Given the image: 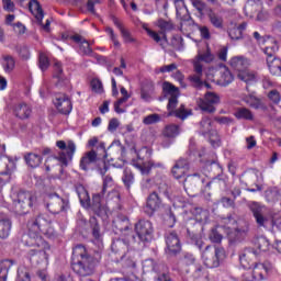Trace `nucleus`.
Here are the masks:
<instances>
[{"label":"nucleus","instance_id":"nucleus-45","mask_svg":"<svg viewBox=\"0 0 281 281\" xmlns=\"http://www.w3.org/2000/svg\"><path fill=\"white\" fill-rule=\"evenodd\" d=\"M105 33L110 37V41H112L114 47H120L122 44H120V40H117V34H115V31L111 26L105 27Z\"/></svg>","mask_w":281,"mask_h":281},{"label":"nucleus","instance_id":"nucleus-3","mask_svg":"<svg viewBox=\"0 0 281 281\" xmlns=\"http://www.w3.org/2000/svg\"><path fill=\"white\" fill-rule=\"evenodd\" d=\"M36 193L30 191H20L12 195V205L15 214H27L30 209L36 205Z\"/></svg>","mask_w":281,"mask_h":281},{"label":"nucleus","instance_id":"nucleus-1","mask_svg":"<svg viewBox=\"0 0 281 281\" xmlns=\"http://www.w3.org/2000/svg\"><path fill=\"white\" fill-rule=\"evenodd\" d=\"M27 247H34L35 251L32 256L35 258H40L41 262H45L47 265V260H49V251L50 247L47 241L43 239L41 234L46 236L47 238H56V228L54 227V223L52 222V217L47 214H40L33 217L27 223Z\"/></svg>","mask_w":281,"mask_h":281},{"label":"nucleus","instance_id":"nucleus-39","mask_svg":"<svg viewBox=\"0 0 281 281\" xmlns=\"http://www.w3.org/2000/svg\"><path fill=\"white\" fill-rule=\"evenodd\" d=\"M209 21L213 25V27H216L217 30H223V16L218 13H215L214 11H210L209 14Z\"/></svg>","mask_w":281,"mask_h":281},{"label":"nucleus","instance_id":"nucleus-26","mask_svg":"<svg viewBox=\"0 0 281 281\" xmlns=\"http://www.w3.org/2000/svg\"><path fill=\"white\" fill-rule=\"evenodd\" d=\"M120 89H121V94L123 97L119 99L116 102H114V111L115 113L122 114V113H126V109H122L121 105L128 102L131 94L128 93V90L124 88V86H121Z\"/></svg>","mask_w":281,"mask_h":281},{"label":"nucleus","instance_id":"nucleus-44","mask_svg":"<svg viewBox=\"0 0 281 281\" xmlns=\"http://www.w3.org/2000/svg\"><path fill=\"white\" fill-rule=\"evenodd\" d=\"M158 122H161V116L157 113L149 114L143 119L145 126H150V124H157Z\"/></svg>","mask_w":281,"mask_h":281},{"label":"nucleus","instance_id":"nucleus-36","mask_svg":"<svg viewBox=\"0 0 281 281\" xmlns=\"http://www.w3.org/2000/svg\"><path fill=\"white\" fill-rule=\"evenodd\" d=\"M237 120H246L248 122H254V112L247 108H238L234 113Z\"/></svg>","mask_w":281,"mask_h":281},{"label":"nucleus","instance_id":"nucleus-34","mask_svg":"<svg viewBox=\"0 0 281 281\" xmlns=\"http://www.w3.org/2000/svg\"><path fill=\"white\" fill-rule=\"evenodd\" d=\"M1 65L5 74H12L14 71V67H16V60H14V57L11 55H3Z\"/></svg>","mask_w":281,"mask_h":281},{"label":"nucleus","instance_id":"nucleus-25","mask_svg":"<svg viewBox=\"0 0 281 281\" xmlns=\"http://www.w3.org/2000/svg\"><path fill=\"white\" fill-rule=\"evenodd\" d=\"M243 102H245V104H247L248 106H250V109H265V103H262V100L258 97H256V94L251 93V94H244L241 97Z\"/></svg>","mask_w":281,"mask_h":281},{"label":"nucleus","instance_id":"nucleus-32","mask_svg":"<svg viewBox=\"0 0 281 281\" xmlns=\"http://www.w3.org/2000/svg\"><path fill=\"white\" fill-rule=\"evenodd\" d=\"M267 65L272 76H281V59L278 57L267 58Z\"/></svg>","mask_w":281,"mask_h":281},{"label":"nucleus","instance_id":"nucleus-54","mask_svg":"<svg viewBox=\"0 0 281 281\" xmlns=\"http://www.w3.org/2000/svg\"><path fill=\"white\" fill-rule=\"evenodd\" d=\"M175 5H176V11L178 16H181L183 12H188V9L186 8L183 0H176Z\"/></svg>","mask_w":281,"mask_h":281},{"label":"nucleus","instance_id":"nucleus-15","mask_svg":"<svg viewBox=\"0 0 281 281\" xmlns=\"http://www.w3.org/2000/svg\"><path fill=\"white\" fill-rule=\"evenodd\" d=\"M193 71L194 75L188 77L189 82H191L192 87L195 89H201L203 87V65L199 63V60H193Z\"/></svg>","mask_w":281,"mask_h":281},{"label":"nucleus","instance_id":"nucleus-59","mask_svg":"<svg viewBox=\"0 0 281 281\" xmlns=\"http://www.w3.org/2000/svg\"><path fill=\"white\" fill-rule=\"evenodd\" d=\"M228 35L232 38V41H238V40L243 38L240 30L237 29L236 26L228 31Z\"/></svg>","mask_w":281,"mask_h":281},{"label":"nucleus","instance_id":"nucleus-24","mask_svg":"<svg viewBox=\"0 0 281 281\" xmlns=\"http://www.w3.org/2000/svg\"><path fill=\"white\" fill-rule=\"evenodd\" d=\"M13 113L18 120H27L32 115V108L27 103H18L13 109Z\"/></svg>","mask_w":281,"mask_h":281},{"label":"nucleus","instance_id":"nucleus-61","mask_svg":"<svg viewBox=\"0 0 281 281\" xmlns=\"http://www.w3.org/2000/svg\"><path fill=\"white\" fill-rule=\"evenodd\" d=\"M192 5H193V8H195V10H198L199 14H201V16H203V12L205 10L204 2L201 0H193Z\"/></svg>","mask_w":281,"mask_h":281},{"label":"nucleus","instance_id":"nucleus-21","mask_svg":"<svg viewBox=\"0 0 281 281\" xmlns=\"http://www.w3.org/2000/svg\"><path fill=\"white\" fill-rule=\"evenodd\" d=\"M249 65V59L245 56H235L229 59V66L235 69V71H238V74L248 69Z\"/></svg>","mask_w":281,"mask_h":281},{"label":"nucleus","instance_id":"nucleus-4","mask_svg":"<svg viewBox=\"0 0 281 281\" xmlns=\"http://www.w3.org/2000/svg\"><path fill=\"white\" fill-rule=\"evenodd\" d=\"M225 258V248L206 246L202 252V262L207 269H216L221 266V260Z\"/></svg>","mask_w":281,"mask_h":281},{"label":"nucleus","instance_id":"nucleus-28","mask_svg":"<svg viewBox=\"0 0 281 281\" xmlns=\"http://www.w3.org/2000/svg\"><path fill=\"white\" fill-rule=\"evenodd\" d=\"M181 133V126L170 123L167 124L162 130V137H167V139H175V137H179Z\"/></svg>","mask_w":281,"mask_h":281},{"label":"nucleus","instance_id":"nucleus-50","mask_svg":"<svg viewBox=\"0 0 281 281\" xmlns=\"http://www.w3.org/2000/svg\"><path fill=\"white\" fill-rule=\"evenodd\" d=\"M209 238L211 243H221V240H223V235H221L216 228H212Z\"/></svg>","mask_w":281,"mask_h":281},{"label":"nucleus","instance_id":"nucleus-48","mask_svg":"<svg viewBox=\"0 0 281 281\" xmlns=\"http://www.w3.org/2000/svg\"><path fill=\"white\" fill-rule=\"evenodd\" d=\"M91 89L94 93H104V87L102 86V81L99 79H92Z\"/></svg>","mask_w":281,"mask_h":281},{"label":"nucleus","instance_id":"nucleus-6","mask_svg":"<svg viewBox=\"0 0 281 281\" xmlns=\"http://www.w3.org/2000/svg\"><path fill=\"white\" fill-rule=\"evenodd\" d=\"M57 148L61 150L58 156H55L54 159L59 161L61 166H69V161L74 160V155H76L77 146L76 142L68 139V140H57L56 142Z\"/></svg>","mask_w":281,"mask_h":281},{"label":"nucleus","instance_id":"nucleus-37","mask_svg":"<svg viewBox=\"0 0 281 281\" xmlns=\"http://www.w3.org/2000/svg\"><path fill=\"white\" fill-rule=\"evenodd\" d=\"M237 78L239 80H241L243 82H246V85H249L251 82H256V80H258V76L250 70L245 69L241 72L237 74Z\"/></svg>","mask_w":281,"mask_h":281},{"label":"nucleus","instance_id":"nucleus-64","mask_svg":"<svg viewBox=\"0 0 281 281\" xmlns=\"http://www.w3.org/2000/svg\"><path fill=\"white\" fill-rule=\"evenodd\" d=\"M3 10L14 12V2L12 0H2Z\"/></svg>","mask_w":281,"mask_h":281},{"label":"nucleus","instance_id":"nucleus-55","mask_svg":"<svg viewBox=\"0 0 281 281\" xmlns=\"http://www.w3.org/2000/svg\"><path fill=\"white\" fill-rule=\"evenodd\" d=\"M79 201L81 203V205H85L86 207H88L89 205V193L87 192V190L81 189V192L79 193Z\"/></svg>","mask_w":281,"mask_h":281},{"label":"nucleus","instance_id":"nucleus-56","mask_svg":"<svg viewBox=\"0 0 281 281\" xmlns=\"http://www.w3.org/2000/svg\"><path fill=\"white\" fill-rule=\"evenodd\" d=\"M135 153L140 161H144V159H148V157H150V150H148L146 147L140 148L138 151L135 150Z\"/></svg>","mask_w":281,"mask_h":281},{"label":"nucleus","instance_id":"nucleus-11","mask_svg":"<svg viewBox=\"0 0 281 281\" xmlns=\"http://www.w3.org/2000/svg\"><path fill=\"white\" fill-rule=\"evenodd\" d=\"M218 102H221V97H218V94L206 92L204 99L198 101V105L204 113H214L216 111L214 104H218Z\"/></svg>","mask_w":281,"mask_h":281},{"label":"nucleus","instance_id":"nucleus-16","mask_svg":"<svg viewBox=\"0 0 281 281\" xmlns=\"http://www.w3.org/2000/svg\"><path fill=\"white\" fill-rule=\"evenodd\" d=\"M12 234V217L7 213H0V238L5 240Z\"/></svg>","mask_w":281,"mask_h":281},{"label":"nucleus","instance_id":"nucleus-33","mask_svg":"<svg viewBox=\"0 0 281 281\" xmlns=\"http://www.w3.org/2000/svg\"><path fill=\"white\" fill-rule=\"evenodd\" d=\"M14 260L5 259L0 262V281L8 280V272L14 267Z\"/></svg>","mask_w":281,"mask_h":281},{"label":"nucleus","instance_id":"nucleus-2","mask_svg":"<svg viewBox=\"0 0 281 281\" xmlns=\"http://www.w3.org/2000/svg\"><path fill=\"white\" fill-rule=\"evenodd\" d=\"M91 257L87 256V248L82 245H78L72 250V269L75 273L81 276L82 278L91 276L93 269L89 262Z\"/></svg>","mask_w":281,"mask_h":281},{"label":"nucleus","instance_id":"nucleus-38","mask_svg":"<svg viewBox=\"0 0 281 281\" xmlns=\"http://www.w3.org/2000/svg\"><path fill=\"white\" fill-rule=\"evenodd\" d=\"M162 91L165 95H169V98H179L180 95L179 88L168 81L162 83Z\"/></svg>","mask_w":281,"mask_h":281},{"label":"nucleus","instance_id":"nucleus-35","mask_svg":"<svg viewBox=\"0 0 281 281\" xmlns=\"http://www.w3.org/2000/svg\"><path fill=\"white\" fill-rule=\"evenodd\" d=\"M270 247L269 239L265 236L257 237L255 239V251H258L259 256L260 254L267 251Z\"/></svg>","mask_w":281,"mask_h":281},{"label":"nucleus","instance_id":"nucleus-60","mask_svg":"<svg viewBox=\"0 0 281 281\" xmlns=\"http://www.w3.org/2000/svg\"><path fill=\"white\" fill-rule=\"evenodd\" d=\"M212 186L214 188H223V186H225V180L214 178L212 181L207 182L206 188H209V190H210L212 188Z\"/></svg>","mask_w":281,"mask_h":281},{"label":"nucleus","instance_id":"nucleus-22","mask_svg":"<svg viewBox=\"0 0 281 281\" xmlns=\"http://www.w3.org/2000/svg\"><path fill=\"white\" fill-rule=\"evenodd\" d=\"M134 166L142 172V175H149L150 170H157V168L164 169L162 162H157L155 160H149L142 164L137 162Z\"/></svg>","mask_w":281,"mask_h":281},{"label":"nucleus","instance_id":"nucleus-17","mask_svg":"<svg viewBox=\"0 0 281 281\" xmlns=\"http://www.w3.org/2000/svg\"><path fill=\"white\" fill-rule=\"evenodd\" d=\"M259 252L256 248H246L239 255V262L244 269H251V263L254 262V258H258Z\"/></svg>","mask_w":281,"mask_h":281},{"label":"nucleus","instance_id":"nucleus-42","mask_svg":"<svg viewBox=\"0 0 281 281\" xmlns=\"http://www.w3.org/2000/svg\"><path fill=\"white\" fill-rule=\"evenodd\" d=\"M193 60H198L200 65H201V60L203 63H212V60H214V55L212 54V52H210V48H207L204 54L199 53Z\"/></svg>","mask_w":281,"mask_h":281},{"label":"nucleus","instance_id":"nucleus-53","mask_svg":"<svg viewBox=\"0 0 281 281\" xmlns=\"http://www.w3.org/2000/svg\"><path fill=\"white\" fill-rule=\"evenodd\" d=\"M268 98H269V100H271V102H273V104H280V102H281V95L278 90H271L268 93Z\"/></svg>","mask_w":281,"mask_h":281},{"label":"nucleus","instance_id":"nucleus-43","mask_svg":"<svg viewBox=\"0 0 281 281\" xmlns=\"http://www.w3.org/2000/svg\"><path fill=\"white\" fill-rule=\"evenodd\" d=\"M261 8L262 3L255 0H249L245 5V10H247L248 12H260Z\"/></svg>","mask_w":281,"mask_h":281},{"label":"nucleus","instance_id":"nucleus-14","mask_svg":"<svg viewBox=\"0 0 281 281\" xmlns=\"http://www.w3.org/2000/svg\"><path fill=\"white\" fill-rule=\"evenodd\" d=\"M29 9L31 14L36 19L37 23L42 25L44 32H49V25H52V22L49 20H46V23L43 25V19L45 16V13L43 12V8L41 7V3L36 0H31L29 3Z\"/></svg>","mask_w":281,"mask_h":281},{"label":"nucleus","instance_id":"nucleus-7","mask_svg":"<svg viewBox=\"0 0 281 281\" xmlns=\"http://www.w3.org/2000/svg\"><path fill=\"white\" fill-rule=\"evenodd\" d=\"M209 80L212 82H216L220 87H227V85H232L234 82V75L227 66H220L218 68H210L206 74Z\"/></svg>","mask_w":281,"mask_h":281},{"label":"nucleus","instance_id":"nucleus-46","mask_svg":"<svg viewBox=\"0 0 281 281\" xmlns=\"http://www.w3.org/2000/svg\"><path fill=\"white\" fill-rule=\"evenodd\" d=\"M158 27L162 30V32H170L171 30H175V24H172V21H166V20H158Z\"/></svg>","mask_w":281,"mask_h":281},{"label":"nucleus","instance_id":"nucleus-12","mask_svg":"<svg viewBox=\"0 0 281 281\" xmlns=\"http://www.w3.org/2000/svg\"><path fill=\"white\" fill-rule=\"evenodd\" d=\"M202 135H207L210 133V143L213 148H218L221 146V136H218V132L212 130V120L209 117L202 119L200 123Z\"/></svg>","mask_w":281,"mask_h":281},{"label":"nucleus","instance_id":"nucleus-63","mask_svg":"<svg viewBox=\"0 0 281 281\" xmlns=\"http://www.w3.org/2000/svg\"><path fill=\"white\" fill-rule=\"evenodd\" d=\"M279 193L273 189H269L266 191L267 201H278Z\"/></svg>","mask_w":281,"mask_h":281},{"label":"nucleus","instance_id":"nucleus-20","mask_svg":"<svg viewBox=\"0 0 281 281\" xmlns=\"http://www.w3.org/2000/svg\"><path fill=\"white\" fill-rule=\"evenodd\" d=\"M168 254H179L181 251V241L177 233H170L166 238Z\"/></svg>","mask_w":281,"mask_h":281},{"label":"nucleus","instance_id":"nucleus-57","mask_svg":"<svg viewBox=\"0 0 281 281\" xmlns=\"http://www.w3.org/2000/svg\"><path fill=\"white\" fill-rule=\"evenodd\" d=\"M143 269L144 271H157L155 260L147 259L143 262Z\"/></svg>","mask_w":281,"mask_h":281},{"label":"nucleus","instance_id":"nucleus-19","mask_svg":"<svg viewBox=\"0 0 281 281\" xmlns=\"http://www.w3.org/2000/svg\"><path fill=\"white\" fill-rule=\"evenodd\" d=\"M55 106L59 111V113H63V115H69L71 113V100H69V97L63 94L55 99Z\"/></svg>","mask_w":281,"mask_h":281},{"label":"nucleus","instance_id":"nucleus-10","mask_svg":"<svg viewBox=\"0 0 281 281\" xmlns=\"http://www.w3.org/2000/svg\"><path fill=\"white\" fill-rule=\"evenodd\" d=\"M135 232L143 243H150L153 240V223L150 221L142 220L135 225Z\"/></svg>","mask_w":281,"mask_h":281},{"label":"nucleus","instance_id":"nucleus-51","mask_svg":"<svg viewBox=\"0 0 281 281\" xmlns=\"http://www.w3.org/2000/svg\"><path fill=\"white\" fill-rule=\"evenodd\" d=\"M122 179H123V183L127 188H131V184L133 183V180H134L133 172H131V170H128V169H125Z\"/></svg>","mask_w":281,"mask_h":281},{"label":"nucleus","instance_id":"nucleus-5","mask_svg":"<svg viewBox=\"0 0 281 281\" xmlns=\"http://www.w3.org/2000/svg\"><path fill=\"white\" fill-rule=\"evenodd\" d=\"M248 207L258 227H273V217L267 212V206L258 202H250Z\"/></svg>","mask_w":281,"mask_h":281},{"label":"nucleus","instance_id":"nucleus-9","mask_svg":"<svg viewBox=\"0 0 281 281\" xmlns=\"http://www.w3.org/2000/svg\"><path fill=\"white\" fill-rule=\"evenodd\" d=\"M179 98H169L167 104L168 114L167 117H178L179 120H186L192 115V110L186 109V105L181 104L178 109Z\"/></svg>","mask_w":281,"mask_h":281},{"label":"nucleus","instance_id":"nucleus-31","mask_svg":"<svg viewBox=\"0 0 281 281\" xmlns=\"http://www.w3.org/2000/svg\"><path fill=\"white\" fill-rule=\"evenodd\" d=\"M24 161L30 168H38L43 164V157L38 154L27 153L24 155Z\"/></svg>","mask_w":281,"mask_h":281},{"label":"nucleus","instance_id":"nucleus-52","mask_svg":"<svg viewBox=\"0 0 281 281\" xmlns=\"http://www.w3.org/2000/svg\"><path fill=\"white\" fill-rule=\"evenodd\" d=\"M172 78L179 82V85L182 87V89H186V77L183 76V72L180 70H177L173 75Z\"/></svg>","mask_w":281,"mask_h":281},{"label":"nucleus","instance_id":"nucleus-49","mask_svg":"<svg viewBox=\"0 0 281 281\" xmlns=\"http://www.w3.org/2000/svg\"><path fill=\"white\" fill-rule=\"evenodd\" d=\"M198 183H199V175L194 173L186 178L184 188H190L191 186H196Z\"/></svg>","mask_w":281,"mask_h":281},{"label":"nucleus","instance_id":"nucleus-47","mask_svg":"<svg viewBox=\"0 0 281 281\" xmlns=\"http://www.w3.org/2000/svg\"><path fill=\"white\" fill-rule=\"evenodd\" d=\"M276 52H278V44H276V42H272L270 46L263 48V54H266L268 58H274L273 56H276Z\"/></svg>","mask_w":281,"mask_h":281},{"label":"nucleus","instance_id":"nucleus-27","mask_svg":"<svg viewBox=\"0 0 281 281\" xmlns=\"http://www.w3.org/2000/svg\"><path fill=\"white\" fill-rule=\"evenodd\" d=\"M95 161H98V153H95V150L86 153L80 160L81 170H89V166H91V164H95Z\"/></svg>","mask_w":281,"mask_h":281},{"label":"nucleus","instance_id":"nucleus-18","mask_svg":"<svg viewBox=\"0 0 281 281\" xmlns=\"http://www.w3.org/2000/svg\"><path fill=\"white\" fill-rule=\"evenodd\" d=\"M161 207V198L157 192H153L147 198V204L145 206V212L148 216H153L157 210Z\"/></svg>","mask_w":281,"mask_h":281},{"label":"nucleus","instance_id":"nucleus-30","mask_svg":"<svg viewBox=\"0 0 281 281\" xmlns=\"http://www.w3.org/2000/svg\"><path fill=\"white\" fill-rule=\"evenodd\" d=\"M72 41H75V43H78V45H80V50L82 52V54H85L86 56H90V54H93V49H91V44H89V41H87L85 37H82L81 35H74Z\"/></svg>","mask_w":281,"mask_h":281},{"label":"nucleus","instance_id":"nucleus-58","mask_svg":"<svg viewBox=\"0 0 281 281\" xmlns=\"http://www.w3.org/2000/svg\"><path fill=\"white\" fill-rule=\"evenodd\" d=\"M49 67V59L46 55L41 54L40 55V69L42 71H46V69Z\"/></svg>","mask_w":281,"mask_h":281},{"label":"nucleus","instance_id":"nucleus-23","mask_svg":"<svg viewBox=\"0 0 281 281\" xmlns=\"http://www.w3.org/2000/svg\"><path fill=\"white\" fill-rule=\"evenodd\" d=\"M113 23L115 27H117V30L120 31L121 36L123 38V43H126V44L137 43V40L133 37V35L131 34V31L124 27V24H122V22L117 18H113Z\"/></svg>","mask_w":281,"mask_h":281},{"label":"nucleus","instance_id":"nucleus-8","mask_svg":"<svg viewBox=\"0 0 281 281\" xmlns=\"http://www.w3.org/2000/svg\"><path fill=\"white\" fill-rule=\"evenodd\" d=\"M45 203L52 214H60V212H66L69 209V200H65L56 193L46 195Z\"/></svg>","mask_w":281,"mask_h":281},{"label":"nucleus","instance_id":"nucleus-41","mask_svg":"<svg viewBox=\"0 0 281 281\" xmlns=\"http://www.w3.org/2000/svg\"><path fill=\"white\" fill-rule=\"evenodd\" d=\"M126 249H128V244L124 239H116L112 243V251L114 254H120V251L125 254Z\"/></svg>","mask_w":281,"mask_h":281},{"label":"nucleus","instance_id":"nucleus-40","mask_svg":"<svg viewBox=\"0 0 281 281\" xmlns=\"http://www.w3.org/2000/svg\"><path fill=\"white\" fill-rule=\"evenodd\" d=\"M154 91H155V88L153 87V85L143 86L140 89V99L144 102H150V100H153Z\"/></svg>","mask_w":281,"mask_h":281},{"label":"nucleus","instance_id":"nucleus-13","mask_svg":"<svg viewBox=\"0 0 281 281\" xmlns=\"http://www.w3.org/2000/svg\"><path fill=\"white\" fill-rule=\"evenodd\" d=\"M270 271H273V263L270 261L256 262L250 270L254 280L258 281L265 280Z\"/></svg>","mask_w":281,"mask_h":281},{"label":"nucleus","instance_id":"nucleus-29","mask_svg":"<svg viewBox=\"0 0 281 281\" xmlns=\"http://www.w3.org/2000/svg\"><path fill=\"white\" fill-rule=\"evenodd\" d=\"M187 170H188V160L179 159L173 166L171 173L175 177V179H181V177L186 175Z\"/></svg>","mask_w":281,"mask_h":281},{"label":"nucleus","instance_id":"nucleus-62","mask_svg":"<svg viewBox=\"0 0 281 281\" xmlns=\"http://www.w3.org/2000/svg\"><path fill=\"white\" fill-rule=\"evenodd\" d=\"M117 128H120V120L117 119L110 120L108 125V131H110V133H115Z\"/></svg>","mask_w":281,"mask_h":281}]
</instances>
